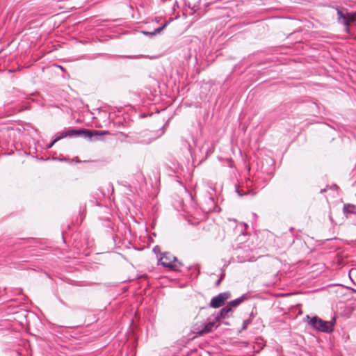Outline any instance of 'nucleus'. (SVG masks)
Wrapping results in <instances>:
<instances>
[{
  "label": "nucleus",
  "mask_w": 356,
  "mask_h": 356,
  "mask_svg": "<svg viewBox=\"0 0 356 356\" xmlns=\"http://www.w3.org/2000/svg\"><path fill=\"white\" fill-rule=\"evenodd\" d=\"M337 11V22L345 26L346 33H349V26L350 24L356 21V13L349 12L347 8H340L338 6H333Z\"/></svg>",
  "instance_id": "nucleus-1"
},
{
  "label": "nucleus",
  "mask_w": 356,
  "mask_h": 356,
  "mask_svg": "<svg viewBox=\"0 0 356 356\" xmlns=\"http://www.w3.org/2000/svg\"><path fill=\"white\" fill-rule=\"evenodd\" d=\"M158 137L159 136L156 132L148 130L134 133L128 136L130 142L141 145H148Z\"/></svg>",
  "instance_id": "nucleus-2"
},
{
  "label": "nucleus",
  "mask_w": 356,
  "mask_h": 356,
  "mask_svg": "<svg viewBox=\"0 0 356 356\" xmlns=\"http://www.w3.org/2000/svg\"><path fill=\"white\" fill-rule=\"evenodd\" d=\"M308 324L314 330L325 333H330L334 330V323L332 321H323L317 316L309 317L306 316Z\"/></svg>",
  "instance_id": "nucleus-3"
},
{
  "label": "nucleus",
  "mask_w": 356,
  "mask_h": 356,
  "mask_svg": "<svg viewBox=\"0 0 356 356\" xmlns=\"http://www.w3.org/2000/svg\"><path fill=\"white\" fill-rule=\"evenodd\" d=\"M159 262L164 267L169 268L174 270H179L182 264L178 261L177 257L171 255L170 253L165 252L162 254Z\"/></svg>",
  "instance_id": "nucleus-4"
},
{
  "label": "nucleus",
  "mask_w": 356,
  "mask_h": 356,
  "mask_svg": "<svg viewBox=\"0 0 356 356\" xmlns=\"http://www.w3.org/2000/svg\"><path fill=\"white\" fill-rule=\"evenodd\" d=\"M106 132L99 131H90L88 129H69L67 130V137L74 138L83 136L85 138L92 139L93 136H101Z\"/></svg>",
  "instance_id": "nucleus-5"
},
{
  "label": "nucleus",
  "mask_w": 356,
  "mask_h": 356,
  "mask_svg": "<svg viewBox=\"0 0 356 356\" xmlns=\"http://www.w3.org/2000/svg\"><path fill=\"white\" fill-rule=\"evenodd\" d=\"M231 297L229 291H225L213 297L210 301V307L212 308H219L224 305L225 302Z\"/></svg>",
  "instance_id": "nucleus-6"
},
{
  "label": "nucleus",
  "mask_w": 356,
  "mask_h": 356,
  "mask_svg": "<svg viewBox=\"0 0 356 356\" xmlns=\"http://www.w3.org/2000/svg\"><path fill=\"white\" fill-rule=\"evenodd\" d=\"M184 4L192 10L191 14L195 13L200 9L201 0H184Z\"/></svg>",
  "instance_id": "nucleus-7"
},
{
  "label": "nucleus",
  "mask_w": 356,
  "mask_h": 356,
  "mask_svg": "<svg viewBox=\"0 0 356 356\" xmlns=\"http://www.w3.org/2000/svg\"><path fill=\"white\" fill-rule=\"evenodd\" d=\"M241 249H242V248H238V249H236L235 250V254L237 257L238 261V262H245V261H251L250 257V254L248 253L249 250L248 248H246L245 254H243L241 253Z\"/></svg>",
  "instance_id": "nucleus-8"
},
{
  "label": "nucleus",
  "mask_w": 356,
  "mask_h": 356,
  "mask_svg": "<svg viewBox=\"0 0 356 356\" xmlns=\"http://www.w3.org/2000/svg\"><path fill=\"white\" fill-rule=\"evenodd\" d=\"M218 326V325H216L215 322H209L206 323L204 325V327L202 330H199L197 333L200 335L209 333L211 332L214 327L216 328Z\"/></svg>",
  "instance_id": "nucleus-9"
},
{
  "label": "nucleus",
  "mask_w": 356,
  "mask_h": 356,
  "mask_svg": "<svg viewBox=\"0 0 356 356\" xmlns=\"http://www.w3.org/2000/svg\"><path fill=\"white\" fill-rule=\"evenodd\" d=\"M246 299H247V295L243 294L239 298H236L235 300H233L229 302L227 305L232 310L233 308H235V307H237L238 306H239Z\"/></svg>",
  "instance_id": "nucleus-10"
},
{
  "label": "nucleus",
  "mask_w": 356,
  "mask_h": 356,
  "mask_svg": "<svg viewBox=\"0 0 356 356\" xmlns=\"http://www.w3.org/2000/svg\"><path fill=\"white\" fill-rule=\"evenodd\" d=\"M232 311V310L230 309V307L227 305L220 310L218 314L216 317V319L218 321L220 318H223L228 316V314Z\"/></svg>",
  "instance_id": "nucleus-11"
},
{
  "label": "nucleus",
  "mask_w": 356,
  "mask_h": 356,
  "mask_svg": "<svg viewBox=\"0 0 356 356\" xmlns=\"http://www.w3.org/2000/svg\"><path fill=\"white\" fill-rule=\"evenodd\" d=\"M343 210L344 214L346 216V217H348L349 214L356 213V207L350 204H344Z\"/></svg>",
  "instance_id": "nucleus-12"
},
{
  "label": "nucleus",
  "mask_w": 356,
  "mask_h": 356,
  "mask_svg": "<svg viewBox=\"0 0 356 356\" xmlns=\"http://www.w3.org/2000/svg\"><path fill=\"white\" fill-rule=\"evenodd\" d=\"M207 204H209V207L207 208H204V209L207 210V211H211L214 209L215 207V201L214 199L212 197H209L208 198Z\"/></svg>",
  "instance_id": "nucleus-13"
},
{
  "label": "nucleus",
  "mask_w": 356,
  "mask_h": 356,
  "mask_svg": "<svg viewBox=\"0 0 356 356\" xmlns=\"http://www.w3.org/2000/svg\"><path fill=\"white\" fill-rule=\"evenodd\" d=\"M169 24V22H165L163 26L157 28V29H155L153 31V34H159Z\"/></svg>",
  "instance_id": "nucleus-14"
},
{
  "label": "nucleus",
  "mask_w": 356,
  "mask_h": 356,
  "mask_svg": "<svg viewBox=\"0 0 356 356\" xmlns=\"http://www.w3.org/2000/svg\"><path fill=\"white\" fill-rule=\"evenodd\" d=\"M252 322V318L249 317V318L245 320L243 323L242 330H245L247 326L250 325Z\"/></svg>",
  "instance_id": "nucleus-15"
},
{
  "label": "nucleus",
  "mask_w": 356,
  "mask_h": 356,
  "mask_svg": "<svg viewBox=\"0 0 356 356\" xmlns=\"http://www.w3.org/2000/svg\"><path fill=\"white\" fill-rule=\"evenodd\" d=\"M236 193H238V195L239 196H241V197H242V196H243V195H247V194H248V193H249V191H246V192H245V191H242V190H240V189H238V188H236Z\"/></svg>",
  "instance_id": "nucleus-16"
},
{
  "label": "nucleus",
  "mask_w": 356,
  "mask_h": 356,
  "mask_svg": "<svg viewBox=\"0 0 356 356\" xmlns=\"http://www.w3.org/2000/svg\"><path fill=\"white\" fill-rule=\"evenodd\" d=\"M62 138H63V136H61L60 133L58 132L56 134V137L54 139V142H57V141L61 140Z\"/></svg>",
  "instance_id": "nucleus-17"
},
{
  "label": "nucleus",
  "mask_w": 356,
  "mask_h": 356,
  "mask_svg": "<svg viewBox=\"0 0 356 356\" xmlns=\"http://www.w3.org/2000/svg\"><path fill=\"white\" fill-rule=\"evenodd\" d=\"M142 33L144 35H148V36H150V37H152V36L155 35V34H153V31L152 32H150V31H143Z\"/></svg>",
  "instance_id": "nucleus-18"
},
{
  "label": "nucleus",
  "mask_w": 356,
  "mask_h": 356,
  "mask_svg": "<svg viewBox=\"0 0 356 356\" xmlns=\"http://www.w3.org/2000/svg\"><path fill=\"white\" fill-rule=\"evenodd\" d=\"M223 277H224V275H222L221 277L216 282V286L220 285V284L222 282Z\"/></svg>",
  "instance_id": "nucleus-19"
},
{
  "label": "nucleus",
  "mask_w": 356,
  "mask_h": 356,
  "mask_svg": "<svg viewBox=\"0 0 356 356\" xmlns=\"http://www.w3.org/2000/svg\"><path fill=\"white\" fill-rule=\"evenodd\" d=\"M61 136H63V138H65V137H67V131H62V132H60Z\"/></svg>",
  "instance_id": "nucleus-20"
},
{
  "label": "nucleus",
  "mask_w": 356,
  "mask_h": 356,
  "mask_svg": "<svg viewBox=\"0 0 356 356\" xmlns=\"http://www.w3.org/2000/svg\"><path fill=\"white\" fill-rule=\"evenodd\" d=\"M55 143H56V142H54V140H53L51 143H50L49 144H48V145H47V149L51 148V147L54 145V144Z\"/></svg>",
  "instance_id": "nucleus-21"
},
{
  "label": "nucleus",
  "mask_w": 356,
  "mask_h": 356,
  "mask_svg": "<svg viewBox=\"0 0 356 356\" xmlns=\"http://www.w3.org/2000/svg\"><path fill=\"white\" fill-rule=\"evenodd\" d=\"M330 188L333 189H337L338 187L336 184H333Z\"/></svg>",
  "instance_id": "nucleus-22"
},
{
  "label": "nucleus",
  "mask_w": 356,
  "mask_h": 356,
  "mask_svg": "<svg viewBox=\"0 0 356 356\" xmlns=\"http://www.w3.org/2000/svg\"><path fill=\"white\" fill-rule=\"evenodd\" d=\"M326 191H327V188H323V189H321V190L320 191V193H325Z\"/></svg>",
  "instance_id": "nucleus-23"
},
{
  "label": "nucleus",
  "mask_w": 356,
  "mask_h": 356,
  "mask_svg": "<svg viewBox=\"0 0 356 356\" xmlns=\"http://www.w3.org/2000/svg\"><path fill=\"white\" fill-rule=\"evenodd\" d=\"M250 317L252 318V319L254 318V315L253 312H251V314L250 315Z\"/></svg>",
  "instance_id": "nucleus-24"
},
{
  "label": "nucleus",
  "mask_w": 356,
  "mask_h": 356,
  "mask_svg": "<svg viewBox=\"0 0 356 356\" xmlns=\"http://www.w3.org/2000/svg\"><path fill=\"white\" fill-rule=\"evenodd\" d=\"M293 227H291L290 228V231H293Z\"/></svg>",
  "instance_id": "nucleus-25"
}]
</instances>
